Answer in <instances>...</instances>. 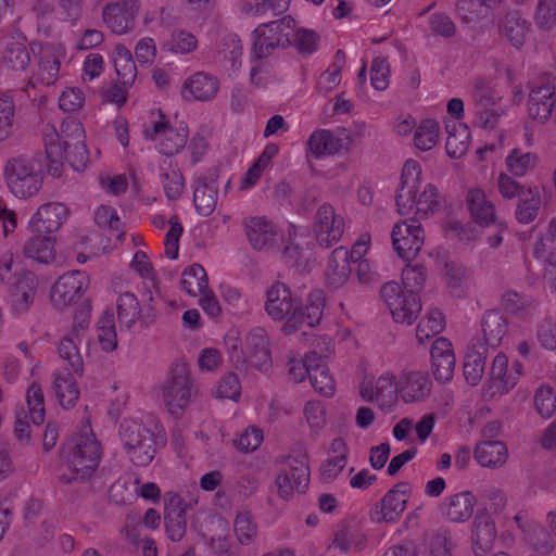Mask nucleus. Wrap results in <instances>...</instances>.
Wrapping results in <instances>:
<instances>
[{"label":"nucleus","instance_id":"72a5a7b5","mask_svg":"<svg viewBox=\"0 0 556 556\" xmlns=\"http://www.w3.org/2000/svg\"><path fill=\"white\" fill-rule=\"evenodd\" d=\"M324 357L321 354L312 350L304 355L290 352L287 357L286 368L288 379L294 383L304 382L315 369L319 368Z\"/></svg>","mask_w":556,"mask_h":556},{"label":"nucleus","instance_id":"4c0bfd02","mask_svg":"<svg viewBox=\"0 0 556 556\" xmlns=\"http://www.w3.org/2000/svg\"><path fill=\"white\" fill-rule=\"evenodd\" d=\"M445 150L450 157L459 159L466 154L471 142L469 127L460 122L446 124Z\"/></svg>","mask_w":556,"mask_h":556},{"label":"nucleus","instance_id":"20e7f679","mask_svg":"<svg viewBox=\"0 0 556 556\" xmlns=\"http://www.w3.org/2000/svg\"><path fill=\"white\" fill-rule=\"evenodd\" d=\"M45 147L51 163L61 161L64 155L76 172H84L90 161L86 146V134L80 122L67 118L63 122L61 135L45 134Z\"/></svg>","mask_w":556,"mask_h":556},{"label":"nucleus","instance_id":"6e6552de","mask_svg":"<svg viewBox=\"0 0 556 556\" xmlns=\"http://www.w3.org/2000/svg\"><path fill=\"white\" fill-rule=\"evenodd\" d=\"M142 135L154 142L156 150L167 156L179 153L186 146L189 130L182 121L170 118L161 111L151 112Z\"/></svg>","mask_w":556,"mask_h":556},{"label":"nucleus","instance_id":"39448f33","mask_svg":"<svg viewBox=\"0 0 556 556\" xmlns=\"http://www.w3.org/2000/svg\"><path fill=\"white\" fill-rule=\"evenodd\" d=\"M481 329L483 338L471 339L464 355L463 374L470 386L480 383L485 369L488 348L496 346L505 331L502 317L494 312L484 315Z\"/></svg>","mask_w":556,"mask_h":556},{"label":"nucleus","instance_id":"a18cd8bd","mask_svg":"<svg viewBox=\"0 0 556 556\" xmlns=\"http://www.w3.org/2000/svg\"><path fill=\"white\" fill-rule=\"evenodd\" d=\"M475 457L483 467H500L507 459V448L498 441L481 442L476 447Z\"/></svg>","mask_w":556,"mask_h":556},{"label":"nucleus","instance_id":"37998d69","mask_svg":"<svg viewBox=\"0 0 556 556\" xmlns=\"http://www.w3.org/2000/svg\"><path fill=\"white\" fill-rule=\"evenodd\" d=\"M441 139V127L437 119L426 118L419 122L414 130L413 143L417 150L430 151Z\"/></svg>","mask_w":556,"mask_h":556},{"label":"nucleus","instance_id":"49530a36","mask_svg":"<svg viewBox=\"0 0 556 556\" xmlns=\"http://www.w3.org/2000/svg\"><path fill=\"white\" fill-rule=\"evenodd\" d=\"M162 47L174 55H186L197 50L198 39L192 33L177 28L164 40Z\"/></svg>","mask_w":556,"mask_h":556},{"label":"nucleus","instance_id":"423d86ee","mask_svg":"<svg viewBox=\"0 0 556 556\" xmlns=\"http://www.w3.org/2000/svg\"><path fill=\"white\" fill-rule=\"evenodd\" d=\"M65 466L72 472L66 480L85 479L98 468L101 458L100 443L97 441L89 424L74 433L63 448Z\"/></svg>","mask_w":556,"mask_h":556},{"label":"nucleus","instance_id":"a19ab883","mask_svg":"<svg viewBox=\"0 0 556 556\" xmlns=\"http://www.w3.org/2000/svg\"><path fill=\"white\" fill-rule=\"evenodd\" d=\"M179 285L181 290L190 296L203 294L208 286L204 267L197 263L187 265L181 271Z\"/></svg>","mask_w":556,"mask_h":556},{"label":"nucleus","instance_id":"e2e57ef3","mask_svg":"<svg viewBox=\"0 0 556 556\" xmlns=\"http://www.w3.org/2000/svg\"><path fill=\"white\" fill-rule=\"evenodd\" d=\"M535 256L543 268V279L556 289V252L545 249V241L540 240L535 245Z\"/></svg>","mask_w":556,"mask_h":556},{"label":"nucleus","instance_id":"412c9836","mask_svg":"<svg viewBox=\"0 0 556 556\" xmlns=\"http://www.w3.org/2000/svg\"><path fill=\"white\" fill-rule=\"evenodd\" d=\"M344 231V219L329 204H323L316 212L313 232L320 245L329 247L338 242Z\"/></svg>","mask_w":556,"mask_h":556},{"label":"nucleus","instance_id":"8fccbe9b","mask_svg":"<svg viewBox=\"0 0 556 556\" xmlns=\"http://www.w3.org/2000/svg\"><path fill=\"white\" fill-rule=\"evenodd\" d=\"M54 237L48 235L34 236L24 248V254L40 263H49L54 258Z\"/></svg>","mask_w":556,"mask_h":556},{"label":"nucleus","instance_id":"603ef678","mask_svg":"<svg viewBox=\"0 0 556 556\" xmlns=\"http://www.w3.org/2000/svg\"><path fill=\"white\" fill-rule=\"evenodd\" d=\"M501 34L513 46H522L530 34V25L526 20H522L517 13L507 15L501 26Z\"/></svg>","mask_w":556,"mask_h":556},{"label":"nucleus","instance_id":"f8f14e48","mask_svg":"<svg viewBox=\"0 0 556 556\" xmlns=\"http://www.w3.org/2000/svg\"><path fill=\"white\" fill-rule=\"evenodd\" d=\"M4 178L11 193L18 199L35 195L42 180L37 163L25 157L10 160L4 168Z\"/></svg>","mask_w":556,"mask_h":556},{"label":"nucleus","instance_id":"c756f323","mask_svg":"<svg viewBox=\"0 0 556 556\" xmlns=\"http://www.w3.org/2000/svg\"><path fill=\"white\" fill-rule=\"evenodd\" d=\"M412 494V485L406 481L394 484L383 496L380 517L377 520L396 521L404 511Z\"/></svg>","mask_w":556,"mask_h":556},{"label":"nucleus","instance_id":"f704fd0d","mask_svg":"<svg viewBox=\"0 0 556 556\" xmlns=\"http://www.w3.org/2000/svg\"><path fill=\"white\" fill-rule=\"evenodd\" d=\"M159 178L165 197L175 201L178 200L186 189V180L180 169L172 160H164L159 166Z\"/></svg>","mask_w":556,"mask_h":556},{"label":"nucleus","instance_id":"f257e3e1","mask_svg":"<svg viewBox=\"0 0 556 556\" xmlns=\"http://www.w3.org/2000/svg\"><path fill=\"white\" fill-rule=\"evenodd\" d=\"M324 307L325 298L321 291H313L298 303L287 285L275 281L265 293L266 314L275 321H283L281 331L287 336L299 331L305 333V327L317 326L323 318Z\"/></svg>","mask_w":556,"mask_h":556},{"label":"nucleus","instance_id":"5701e85b","mask_svg":"<svg viewBox=\"0 0 556 556\" xmlns=\"http://www.w3.org/2000/svg\"><path fill=\"white\" fill-rule=\"evenodd\" d=\"M502 97L485 87L479 88L472 106L473 124L482 128H493L503 110L498 106Z\"/></svg>","mask_w":556,"mask_h":556},{"label":"nucleus","instance_id":"774afa93","mask_svg":"<svg viewBox=\"0 0 556 556\" xmlns=\"http://www.w3.org/2000/svg\"><path fill=\"white\" fill-rule=\"evenodd\" d=\"M233 531L238 542L242 545H250L257 535V529L248 513L237 515L233 522Z\"/></svg>","mask_w":556,"mask_h":556},{"label":"nucleus","instance_id":"e433bc0d","mask_svg":"<svg viewBox=\"0 0 556 556\" xmlns=\"http://www.w3.org/2000/svg\"><path fill=\"white\" fill-rule=\"evenodd\" d=\"M53 392L59 404L65 409L74 407L80 394L76 379L65 370L54 375Z\"/></svg>","mask_w":556,"mask_h":556},{"label":"nucleus","instance_id":"393cba45","mask_svg":"<svg viewBox=\"0 0 556 556\" xmlns=\"http://www.w3.org/2000/svg\"><path fill=\"white\" fill-rule=\"evenodd\" d=\"M186 509L184 498L175 492H167L164 495V519L165 530L168 538L179 541L186 532Z\"/></svg>","mask_w":556,"mask_h":556},{"label":"nucleus","instance_id":"0eeeda50","mask_svg":"<svg viewBox=\"0 0 556 556\" xmlns=\"http://www.w3.org/2000/svg\"><path fill=\"white\" fill-rule=\"evenodd\" d=\"M157 432L159 424L150 417L127 418L121 424L122 444L135 465L147 466L153 460Z\"/></svg>","mask_w":556,"mask_h":556},{"label":"nucleus","instance_id":"a211bd4d","mask_svg":"<svg viewBox=\"0 0 556 556\" xmlns=\"http://www.w3.org/2000/svg\"><path fill=\"white\" fill-rule=\"evenodd\" d=\"M391 242L396 255L405 262H410L424 245V229L414 220L399 222L392 228Z\"/></svg>","mask_w":556,"mask_h":556},{"label":"nucleus","instance_id":"ea45409f","mask_svg":"<svg viewBox=\"0 0 556 556\" xmlns=\"http://www.w3.org/2000/svg\"><path fill=\"white\" fill-rule=\"evenodd\" d=\"M286 239H283V258L290 266L305 269L308 258L306 252L299 248V241L303 235L301 230L293 224H289L285 230Z\"/></svg>","mask_w":556,"mask_h":556},{"label":"nucleus","instance_id":"6ab92c4d","mask_svg":"<svg viewBox=\"0 0 556 556\" xmlns=\"http://www.w3.org/2000/svg\"><path fill=\"white\" fill-rule=\"evenodd\" d=\"M400 403L405 405L426 403L432 393V381L422 370L406 369L397 375Z\"/></svg>","mask_w":556,"mask_h":556},{"label":"nucleus","instance_id":"f3484780","mask_svg":"<svg viewBox=\"0 0 556 556\" xmlns=\"http://www.w3.org/2000/svg\"><path fill=\"white\" fill-rule=\"evenodd\" d=\"M90 283L85 271L72 270L60 276L50 290V301L59 309L76 304Z\"/></svg>","mask_w":556,"mask_h":556},{"label":"nucleus","instance_id":"1a4fd4ad","mask_svg":"<svg viewBox=\"0 0 556 556\" xmlns=\"http://www.w3.org/2000/svg\"><path fill=\"white\" fill-rule=\"evenodd\" d=\"M365 130L364 123H357L353 128L317 129L308 138V150L316 159L339 155L348 152Z\"/></svg>","mask_w":556,"mask_h":556},{"label":"nucleus","instance_id":"58836bf2","mask_svg":"<svg viewBox=\"0 0 556 556\" xmlns=\"http://www.w3.org/2000/svg\"><path fill=\"white\" fill-rule=\"evenodd\" d=\"M302 425L313 435H319L328 425L327 405L317 399L306 401L302 409Z\"/></svg>","mask_w":556,"mask_h":556},{"label":"nucleus","instance_id":"338daca9","mask_svg":"<svg viewBox=\"0 0 556 556\" xmlns=\"http://www.w3.org/2000/svg\"><path fill=\"white\" fill-rule=\"evenodd\" d=\"M26 403L29 418L33 424L39 425L45 420V399L40 386L33 383L26 393Z\"/></svg>","mask_w":556,"mask_h":556},{"label":"nucleus","instance_id":"4be33fe9","mask_svg":"<svg viewBox=\"0 0 556 556\" xmlns=\"http://www.w3.org/2000/svg\"><path fill=\"white\" fill-rule=\"evenodd\" d=\"M139 12L136 0H122L109 3L102 13L103 22L116 35H124L134 28Z\"/></svg>","mask_w":556,"mask_h":556},{"label":"nucleus","instance_id":"4468645a","mask_svg":"<svg viewBox=\"0 0 556 556\" xmlns=\"http://www.w3.org/2000/svg\"><path fill=\"white\" fill-rule=\"evenodd\" d=\"M293 26L291 16L257 26L252 34V54L262 58L276 47H289Z\"/></svg>","mask_w":556,"mask_h":556},{"label":"nucleus","instance_id":"2eb2a0df","mask_svg":"<svg viewBox=\"0 0 556 556\" xmlns=\"http://www.w3.org/2000/svg\"><path fill=\"white\" fill-rule=\"evenodd\" d=\"M33 53L37 54V61L29 84L33 86H51L60 73L61 60L65 58V48L61 43H34L30 47Z\"/></svg>","mask_w":556,"mask_h":556},{"label":"nucleus","instance_id":"13d9d810","mask_svg":"<svg viewBox=\"0 0 556 556\" xmlns=\"http://www.w3.org/2000/svg\"><path fill=\"white\" fill-rule=\"evenodd\" d=\"M505 164L507 170L516 176L523 177L530 169H533L538 164V156L534 153L526 152L514 149L506 157Z\"/></svg>","mask_w":556,"mask_h":556},{"label":"nucleus","instance_id":"de8ad7c7","mask_svg":"<svg viewBox=\"0 0 556 556\" xmlns=\"http://www.w3.org/2000/svg\"><path fill=\"white\" fill-rule=\"evenodd\" d=\"M541 206V195L538 187H525L520 192L519 203L516 211L517 219L520 223L529 224L538 215Z\"/></svg>","mask_w":556,"mask_h":556},{"label":"nucleus","instance_id":"4d7b16f0","mask_svg":"<svg viewBox=\"0 0 556 556\" xmlns=\"http://www.w3.org/2000/svg\"><path fill=\"white\" fill-rule=\"evenodd\" d=\"M290 46H292L300 54L309 55L318 50L319 36L312 29L298 27L294 22Z\"/></svg>","mask_w":556,"mask_h":556},{"label":"nucleus","instance_id":"5fc2aeb1","mask_svg":"<svg viewBox=\"0 0 556 556\" xmlns=\"http://www.w3.org/2000/svg\"><path fill=\"white\" fill-rule=\"evenodd\" d=\"M214 399L238 402L241 397V382L233 372L224 374L212 388Z\"/></svg>","mask_w":556,"mask_h":556},{"label":"nucleus","instance_id":"7ed1b4c3","mask_svg":"<svg viewBox=\"0 0 556 556\" xmlns=\"http://www.w3.org/2000/svg\"><path fill=\"white\" fill-rule=\"evenodd\" d=\"M224 343L228 358L235 367L240 368L248 362L257 371L266 376L271 374L273 357L269 339L264 329H253L242 337L238 329L231 328L227 331Z\"/></svg>","mask_w":556,"mask_h":556},{"label":"nucleus","instance_id":"ddd939ff","mask_svg":"<svg viewBox=\"0 0 556 556\" xmlns=\"http://www.w3.org/2000/svg\"><path fill=\"white\" fill-rule=\"evenodd\" d=\"M275 478V489L280 498L291 500L296 493L306 491L309 483V469L304 459L287 456L279 460Z\"/></svg>","mask_w":556,"mask_h":556},{"label":"nucleus","instance_id":"2f4dec72","mask_svg":"<svg viewBox=\"0 0 556 556\" xmlns=\"http://www.w3.org/2000/svg\"><path fill=\"white\" fill-rule=\"evenodd\" d=\"M244 229L249 243L254 250H269L277 241L278 232L275 226L262 217L245 219Z\"/></svg>","mask_w":556,"mask_h":556},{"label":"nucleus","instance_id":"9d476101","mask_svg":"<svg viewBox=\"0 0 556 556\" xmlns=\"http://www.w3.org/2000/svg\"><path fill=\"white\" fill-rule=\"evenodd\" d=\"M164 408L174 417H179L192 400V379L185 363L173 365L160 387Z\"/></svg>","mask_w":556,"mask_h":556},{"label":"nucleus","instance_id":"473e14b6","mask_svg":"<svg viewBox=\"0 0 556 556\" xmlns=\"http://www.w3.org/2000/svg\"><path fill=\"white\" fill-rule=\"evenodd\" d=\"M346 442L341 438L333 439L330 442L327 458L319 466V479L324 483H330L334 481L343 471L346 465Z\"/></svg>","mask_w":556,"mask_h":556},{"label":"nucleus","instance_id":"09e8293b","mask_svg":"<svg viewBox=\"0 0 556 556\" xmlns=\"http://www.w3.org/2000/svg\"><path fill=\"white\" fill-rule=\"evenodd\" d=\"M112 60L122 85L131 86L137 77V68L130 51L117 46L112 53Z\"/></svg>","mask_w":556,"mask_h":556},{"label":"nucleus","instance_id":"c9c22d12","mask_svg":"<svg viewBox=\"0 0 556 556\" xmlns=\"http://www.w3.org/2000/svg\"><path fill=\"white\" fill-rule=\"evenodd\" d=\"M555 105L554 91L549 86L533 88L529 96V115L539 123H544L553 114Z\"/></svg>","mask_w":556,"mask_h":556},{"label":"nucleus","instance_id":"3c124183","mask_svg":"<svg viewBox=\"0 0 556 556\" xmlns=\"http://www.w3.org/2000/svg\"><path fill=\"white\" fill-rule=\"evenodd\" d=\"M475 503L470 492H460L448 500L445 514L450 520L463 522L472 516Z\"/></svg>","mask_w":556,"mask_h":556},{"label":"nucleus","instance_id":"aec40b11","mask_svg":"<svg viewBox=\"0 0 556 556\" xmlns=\"http://www.w3.org/2000/svg\"><path fill=\"white\" fill-rule=\"evenodd\" d=\"M522 374V365L518 361L509 362L504 353H497L491 363L489 390L492 395L510 392L518 383Z\"/></svg>","mask_w":556,"mask_h":556},{"label":"nucleus","instance_id":"9b49d317","mask_svg":"<svg viewBox=\"0 0 556 556\" xmlns=\"http://www.w3.org/2000/svg\"><path fill=\"white\" fill-rule=\"evenodd\" d=\"M397 386V375L387 369L377 376L365 377L359 383L358 394L364 402L372 403L380 412L390 414L401 405Z\"/></svg>","mask_w":556,"mask_h":556},{"label":"nucleus","instance_id":"dca6fc26","mask_svg":"<svg viewBox=\"0 0 556 556\" xmlns=\"http://www.w3.org/2000/svg\"><path fill=\"white\" fill-rule=\"evenodd\" d=\"M381 296L396 323L410 325L421 311V303L414 292L402 290L396 282H387Z\"/></svg>","mask_w":556,"mask_h":556},{"label":"nucleus","instance_id":"f03ea898","mask_svg":"<svg viewBox=\"0 0 556 556\" xmlns=\"http://www.w3.org/2000/svg\"><path fill=\"white\" fill-rule=\"evenodd\" d=\"M442 207L439 188L427 181L421 164L414 159L406 160L399 175L395 189V208L402 216L427 219Z\"/></svg>","mask_w":556,"mask_h":556},{"label":"nucleus","instance_id":"7c9ffc66","mask_svg":"<svg viewBox=\"0 0 556 556\" xmlns=\"http://www.w3.org/2000/svg\"><path fill=\"white\" fill-rule=\"evenodd\" d=\"M466 204L470 217L480 228L490 227L501 220L496 216L494 204L486 199L482 189H469L466 195Z\"/></svg>","mask_w":556,"mask_h":556},{"label":"nucleus","instance_id":"a878e982","mask_svg":"<svg viewBox=\"0 0 556 556\" xmlns=\"http://www.w3.org/2000/svg\"><path fill=\"white\" fill-rule=\"evenodd\" d=\"M431 370L437 381L447 382L452 379L456 357L451 341L437 339L430 350Z\"/></svg>","mask_w":556,"mask_h":556},{"label":"nucleus","instance_id":"c85d7f7f","mask_svg":"<svg viewBox=\"0 0 556 556\" xmlns=\"http://www.w3.org/2000/svg\"><path fill=\"white\" fill-rule=\"evenodd\" d=\"M353 263L350 260L349 249L339 247L334 249L329 257L326 280L330 288L340 289L351 280Z\"/></svg>","mask_w":556,"mask_h":556},{"label":"nucleus","instance_id":"b1692460","mask_svg":"<svg viewBox=\"0 0 556 556\" xmlns=\"http://www.w3.org/2000/svg\"><path fill=\"white\" fill-rule=\"evenodd\" d=\"M67 218V208L59 202L42 204L30 217L28 227L38 235L52 236Z\"/></svg>","mask_w":556,"mask_h":556},{"label":"nucleus","instance_id":"680f3d73","mask_svg":"<svg viewBox=\"0 0 556 556\" xmlns=\"http://www.w3.org/2000/svg\"><path fill=\"white\" fill-rule=\"evenodd\" d=\"M193 203L202 216H210L216 208L217 190L208 184H200L193 192Z\"/></svg>","mask_w":556,"mask_h":556},{"label":"nucleus","instance_id":"bf43d9fd","mask_svg":"<svg viewBox=\"0 0 556 556\" xmlns=\"http://www.w3.org/2000/svg\"><path fill=\"white\" fill-rule=\"evenodd\" d=\"M366 544V535L361 531L341 530L331 544V547L340 553H352L362 551Z\"/></svg>","mask_w":556,"mask_h":556},{"label":"nucleus","instance_id":"0e129e2a","mask_svg":"<svg viewBox=\"0 0 556 556\" xmlns=\"http://www.w3.org/2000/svg\"><path fill=\"white\" fill-rule=\"evenodd\" d=\"M59 354L68 363L74 372L81 374L83 358L78 349L77 336H65L59 345Z\"/></svg>","mask_w":556,"mask_h":556},{"label":"nucleus","instance_id":"79ce46f5","mask_svg":"<svg viewBox=\"0 0 556 556\" xmlns=\"http://www.w3.org/2000/svg\"><path fill=\"white\" fill-rule=\"evenodd\" d=\"M495 540L493 520L489 516H477L472 534L476 556H485L491 551Z\"/></svg>","mask_w":556,"mask_h":556},{"label":"nucleus","instance_id":"cd10ccee","mask_svg":"<svg viewBox=\"0 0 556 556\" xmlns=\"http://www.w3.org/2000/svg\"><path fill=\"white\" fill-rule=\"evenodd\" d=\"M219 89L218 80L211 75L199 72L189 76L181 86V96L189 101H210Z\"/></svg>","mask_w":556,"mask_h":556},{"label":"nucleus","instance_id":"69168bd1","mask_svg":"<svg viewBox=\"0 0 556 556\" xmlns=\"http://www.w3.org/2000/svg\"><path fill=\"white\" fill-rule=\"evenodd\" d=\"M97 341L104 352H112L116 349L117 333L112 315H105L99 320Z\"/></svg>","mask_w":556,"mask_h":556},{"label":"nucleus","instance_id":"864d4df0","mask_svg":"<svg viewBox=\"0 0 556 556\" xmlns=\"http://www.w3.org/2000/svg\"><path fill=\"white\" fill-rule=\"evenodd\" d=\"M117 315L121 324L128 328L141 319V307L137 298L132 293L125 292L118 296Z\"/></svg>","mask_w":556,"mask_h":556},{"label":"nucleus","instance_id":"6e6d98bb","mask_svg":"<svg viewBox=\"0 0 556 556\" xmlns=\"http://www.w3.org/2000/svg\"><path fill=\"white\" fill-rule=\"evenodd\" d=\"M309 383L314 391L323 397L331 399L337 392V382L330 369L319 364V368L309 375Z\"/></svg>","mask_w":556,"mask_h":556},{"label":"nucleus","instance_id":"bb28decb","mask_svg":"<svg viewBox=\"0 0 556 556\" xmlns=\"http://www.w3.org/2000/svg\"><path fill=\"white\" fill-rule=\"evenodd\" d=\"M38 279L31 273H24L17 277L9 294L11 311L18 315L27 312L34 304Z\"/></svg>","mask_w":556,"mask_h":556},{"label":"nucleus","instance_id":"052dcab7","mask_svg":"<svg viewBox=\"0 0 556 556\" xmlns=\"http://www.w3.org/2000/svg\"><path fill=\"white\" fill-rule=\"evenodd\" d=\"M443 314L438 309L427 312L417 325L416 337L422 342L440 333L444 328Z\"/></svg>","mask_w":556,"mask_h":556},{"label":"nucleus","instance_id":"c03bdc74","mask_svg":"<svg viewBox=\"0 0 556 556\" xmlns=\"http://www.w3.org/2000/svg\"><path fill=\"white\" fill-rule=\"evenodd\" d=\"M41 504L38 501L30 502L24 514L27 526L35 528L33 535L39 542L48 541L54 533V525L46 517H40Z\"/></svg>","mask_w":556,"mask_h":556}]
</instances>
